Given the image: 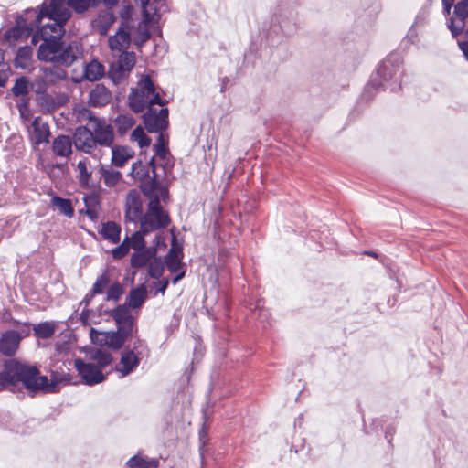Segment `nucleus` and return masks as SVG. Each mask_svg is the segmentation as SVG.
Here are the masks:
<instances>
[{
    "label": "nucleus",
    "instance_id": "1",
    "mask_svg": "<svg viewBox=\"0 0 468 468\" xmlns=\"http://www.w3.org/2000/svg\"><path fill=\"white\" fill-rule=\"evenodd\" d=\"M62 365H54L55 368L50 369V380L47 376H41L40 370L37 366L20 362L16 358H10L4 362V372L0 374L3 383L13 385V393L23 394L18 384L28 391L31 397H34L38 391L57 392L58 386L60 383L70 385L76 384L72 381L69 373L62 371Z\"/></svg>",
    "mask_w": 468,
    "mask_h": 468
},
{
    "label": "nucleus",
    "instance_id": "2",
    "mask_svg": "<svg viewBox=\"0 0 468 468\" xmlns=\"http://www.w3.org/2000/svg\"><path fill=\"white\" fill-rule=\"evenodd\" d=\"M403 74V69L399 57H388L384 59L377 69L375 76L371 77L370 81L365 87L362 93V99L370 101L374 97L373 91L389 90L391 92L397 91L400 88V79Z\"/></svg>",
    "mask_w": 468,
    "mask_h": 468
},
{
    "label": "nucleus",
    "instance_id": "3",
    "mask_svg": "<svg viewBox=\"0 0 468 468\" xmlns=\"http://www.w3.org/2000/svg\"><path fill=\"white\" fill-rule=\"evenodd\" d=\"M298 12L295 5H291L290 0L283 1L278 7L266 38L271 46L282 42L283 37H288L297 31Z\"/></svg>",
    "mask_w": 468,
    "mask_h": 468
},
{
    "label": "nucleus",
    "instance_id": "4",
    "mask_svg": "<svg viewBox=\"0 0 468 468\" xmlns=\"http://www.w3.org/2000/svg\"><path fill=\"white\" fill-rule=\"evenodd\" d=\"M72 14L70 10H63L62 12H54L48 10L47 0H45L39 6L38 12L36 14L35 25L36 27H46V31L49 30L51 33H59L64 29V26L70 19Z\"/></svg>",
    "mask_w": 468,
    "mask_h": 468
},
{
    "label": "nucleus",
    "instance_id": "5",
    "mask_svg": "<svg viewBox=\"0 0 468 468\" xmlns=\"http://www.w3.org/2000/svg\"><path fill=\"white\" fill-rule=\"evenodd\" d=\"M168 116V108H162L157 111L155 108L147 107L146 112L142 116L145 130L150 133H163L169 126Z\"/></svg>",
    "mask_w": 468,
    "mask_h": 468
},
{
    "label": "nucleus",
    "instance_id": "6",
    "mask_svg": "<svg viewBox=\"0 0 468 468\" xmlns=\"http://www.w3.org/2000/svg\"><path fill=\"white\" fill-rule=\"evenodd\" d=\"M105 314H109L120 330L127 335L133 336L134 332H137L136 318L132 315L130 309L125 305L118 304L112 310H105Z\"/></svg>",
    "mask_w": 468,
    "mask_h": 468
},
{
    "label": "nucleus",
    "instance_id": "7",
    "mask_svg": "<svg viewBox=\"0 0 468 468\" xmlns=\"http://www.w3.org/2000/svg\"><path fill=\"white\" fill-rule=\"evenodd\" d=\"M65 30H62L57 35L49 33L48 36H42V43L38 46L37 52V59L43 62L52 63L61 45H63V35Z\"/></svg>",
    "mask_w": 468,
    "mask_h": 468
},
{
    "label": "nucleus",
    "instance_id": "8",
    "mask_svg": "<svg viewBox=\"0 0 468 468\" xmlns=\"http://www.w3.org/2000/svg\"><path fill=\"white\" fill-rule=\"evenodd\" d=\"M16 24L7 28L4 34V40L11 43L21 39H27L35 30V19L27 22V18L21 14H16Z\"/></svg>",
    "mask_w": 468,
    "mask_h": 468
},
{
    "label": "nucleus",
    "instance_id": "9",
    "mask_svg": "<svg viewBox=\"0 0 468 468\" xmlns=\"http://www.w3.org/2000/svg\"><path fill=\"white\" fill-rule=\"evenodd\" d=\"M74 366L82 382L87 386L92 387L107 378V375H104L95 364L84 362L81 358H76Z\"/></svg>",
    "mask_w": 468,
    "mask_h": 468
},
{
    "label": "nucleus",
    "instance_id": "10",
    "mask_svg": "<svg viewBox=\"0 0 468 468\" xmlns=\"http://www.w3.org/2000/svg\"><path fill=\"white\" fill-rule=\"evenodd\" d=\"M82 45L80 42H63L52 63L69 68L82 56Z\"/></svg>",
    "mask_w": 468,
    "mask_h": 468
},
{
    "label": "nucleus",
    "instance_id": "11",
    "mask_svg": "<svg viewBox=\"0 0 468 468\" xmlns=\"http://www.w3.org/2000/svg\"><path fill=\"white\" fill-rule=\"evenodd\" d=\"M125 207V220L133 222L139 220L141 222L144 213L143 212L141 197L135 189H132L128 192Z\"/></svg>",
    "mask_w": 468,
    "mask_h": 468
},
{
    "label": "nucleus",
    "instance_id": "12",
    "mask_svg": "<svg viewBox=\"0 0 468 468\" xmlns=\"http://www.w3.org/2000/svg\"><path fill=\"white\" fill-rule=\"evenodd\" d=\"M73 144L77 150L90 153L95 148L93 130L87 126H79L73 133Z\"/></svg>",
    "mask_w": 468,
    "mask_h": 468
},
{
    "label": "nucleus",
    "instance_id": "13",
    "mask_svg": "<svg viewBox=\"0 0 468 468\" xmlns=\"http://www.w3.org/2000/svg\"><path fill=\"white\" fill-rule=\"evenodd\" d=\"M141 357L134 350L125 348L122 354L120 363L115 366L114 370L121 373V378H124L133 373L139 366Z\"/></svg>",
    "mask_w": 468,
    "mask_h": 468
},
{
    "label": "nucleus",
    "instance_id": "14",
    "mask_svg": "<svg viewBox=\"0 0 468 468\" xmlns=\"http://www.w3.org/2000/svg\"><path fill=\"white\" fill-rule=\"evenodd\" d=\"M95 147L97 145L109 147L114 141V130L111 124H106L105 120L98 121L93 126Z\"/></svg>",
    "mask_w": 468,
    "mask_h": 468
},
{
    "label": "nucleus",
    "instance_id": "15",
    "mask_svg": "<svg viewBox=\"0 0 468 468\" xmlns=\"http://www.w3.org/2000/svg\"><path fill=\"white\" fill-rule=\"evenodd\" d=\"M454 16L461 22L460 25H455L453 18H450L447 25L453 37L462 34L464 30L465 20L468 18V0H461L454 5Z\"/></svg>",
    "mask_w": 468,
    "mask_h": 468
},
{
    "label": "nucleus",
    "instance_id": "16",
    "mask_svg": "<svg viewBox=\"0 0 468 468\" xmlns=\"http://www.w3.org/2000/svg\"><path fill=\"white\" fill-rule=\"evenodd\" d=\"M171 223V218L168 213H144L140 222L141 226L145 227L148 232L166 229Z\"/></svg>",
    "mask_w": 468,
    "mask_h": 468
},
{
    "label": "nucleus",
    "instance_id": "17",
    "mask_svg": "<svg viewBox=\"0 0 468 468\" xmlns=\"http://www.w3.org/2000/svg\"><path fill=\"white\" fill-rule=\"evenodd\" d=\"M129 24L122 22L117 32L108 39L109 48L112 50L128 48L131 44V33Z\"/></svg>",
    "mask_w": 468,
    "mask_h": 468
},
{
    "label": "nucleus",
    "instance_id": "18",
    "mask_svg": "<svg viewBox=\"0 0 468 468\" xmlns=\"http://www.w3.org/2000/svg\"><path fill=\"white\" fill-rule=\"evenodd\" d=\"M20 337L16 330H7L0 336V353L5 356H13L17 351Z\"/></svg>",
    "mask_w": 468,
    "mask_h": 468
},
{
    "label": "nucleus",
    "instance_id": "19",
    "mask_svg": "<svg viewBox=\"0 0 468 468\" xmlns=\"http://www.w3.org/2000/svg\"><path fill=\"white\" fill-rule=\"evenodd\" d=\"M143 195L149 199L146 212L147 214L153 213H168L161 205L160 197L156 193V182H152L151 185H144L142 186Z\"/></svg>",
    "mask_w": 468,
    "mask_h": 468
},
{
    "label": "nucleus",
    "instance_id": "20",
    "mask_svg": "<svg viewBox=\"0 0 468 468\" xmlns=\"http://www.w3.org/2000/svg\"><path fill=\"white\" fill-rule=\"evenodd\" d=\"M148 296L147 287L144 283L132 288L126 296L124 303L128 309H138L143 306Z\"/></svg>",
    "mask_w": 468,
    "mask_h": 468
},
{
    "label": "nucleus",
    "instance_id": "21",
    "mask_svg": "<svg viewBox=\"0 0 468 468\" xmlns=\"http://www.w3.org/2000/svg\"><path fill=\"white\" fill-rule=\"evenodd\" d=\"M111 100V91L103 84L98 83L90 91L88 104L90 107L101 108L107 105Z\"/></svg>",
    "mask_w": 468,
    "mask_h": 468
},
{
    "label": "nucleus",
    "instance_id": "22",
    "mask_svg": "<svg viewBox=\"0 0 468 468\" xmlns=\"http://www.w3.org/2000/svg\"><path fill=\"white\" fill-rule=\"evenodd\" d=\"M40 121L41 117L37 116L32 122V133L30 138L34 145L48 143V138L50 136L49 125L48 122H40Z\"/></svg>",
    "mask_w": 468,
    "mask_h": 468
},
{
    "label": "nucleus",
    "instance_id": "23",
    "mask_svg": "<svg viewBox=\"0 0 468 468\" xmlns=\"http://www.w3.org/2000/svg\"><path fill=\"white\" fill-rule=\"evenodd\" d=\"M175 242L176 239L174 238L172 239V248L165 257L166 267L171 273H176L182 268L181 260L183 257V248L182 246H178V248L176 249Z\"/></svg>",
    "mask_w": 468,
    "mask_h": 468
},
{
    "label": "nucleus",
    "instance_id": "24",
    "mask_svg": "<svg viewBox=\"0 0 468 468\" xmlns=\"http://www.w3.org/2000/svg\"><path fill=\"white\" fill-rule=\"evenodd\" d=\"M133 155L134 152L129 146L114 145L112 147L111 164L116 167H122Z\"/></svg>",
    "mask_w": 468,
    "mask_h": 468
},
{
    "label": "nucleus",
    "instance_id": "25",
    "mask_svg": "<svg viewBox=\"0 0 468 468\" xmlns=\"http://www.w3.org/2000/svg\"><path fill=\"white\" fill-rule=\"evenodd\" d=\"M72 144L69 135L60 134L53 140L52 151L57 156L68 157L72 154Z\"/></svg>",
    "mask_w": 468,
    "mask_h": 468
},
{
    "label": "nucleus",
    "instance_id": "26",
    "mask_svg": "<svg viewBox=\"0 0 468 468\" xmlns=\"http://www.w3.org/2000/svg\"><path fill=\"white\" fill-rule=\"evenodd\" d=\"M121 226L114 221H107L102 224L101 229L99 233L106 240L112 244H117L121 239Z\"/></svg>",
    "mask_w": 468,
    "mask_h": 468
},
{
    "label": "nucleus",
    "instance_id": "27",
    "mask_svg": "<svg viewBox=\"0 0 468 468\" xmlns=\"http://www.w3.org/2000/svg\"><path fill=\"white\" fill-rule=\"evenodd\" d=\"M130 175L140 181L139 188L142 191V186L147 182H149L150 179H152V174L149 171V167L145 165L142 162V160H138L132 165V171Z\"/></svg>",
    "mask_w": 468,
    "mask_h": 468
},
{
    "label": "nucleus",
    "instance_id": "28",
    "mask_svg": "<svg viewBox=\"0 0 468 468\" xmlns=\"http://www.w3.org/2000/svg\"><path fill=\"white\" fill-rule=\"evenodd\" d=\"M144 91H140L139 90L133 88L131 90V93L128 97V104L129 108L134 113H140L144 111L146 108V101L144 99Z\"/></svg>",
    "mask_w": 468,
    "mask_h": 468
},
{
    "label": "nucleus",
    "instance_id": "29",
    "mask_svg": "<svg viewBox=\"0 0 468 468\" xmlns=\"http://www.w3.org/2000/svg\"><path fill=\"white\" fill-rule=\"evenodd\" d=\"M32 57L33 48L31 46L26 45L18 48L14 60L15 67L23 69H27L32 61Z\"/></svg>",
    "mask_w": 468,
    "mask_h": 468
},
{
    "label": "nucleus",
    "instance_id": "30",
    "mask_svg": "<svg viewBox=\"0 0 468 468\" xmlns=\"http://www.w3.org/2000/svg\"><path fill=\"white\" fill-rule=\"evenodd\" d=\"M99 172L108 187L115 186L122 179V173L120 171L113 170L112 167L104 165H100Z\"/></svg>",
    "mask_w": 468,
    "mask_h": 468
},
{
    "label": "nucleus",
    "instance_id": "31",
    "mask_svg": "<svg viewBox=\"0 0 468 468\" xmlns=\"http://www.w3.org/2000/svg\"><path fill=\"white\" fill-rule=\"evenodd\" d=\"M104 74V67L97 60H92L84 68L83 78L89 81H96Z\"/></svg>",
    "mask_w": 468,
    "mask_h": 468
},
{
    "label": "nucleus",
    "instance_id": "32",
    "mask_svg": "<svg viewBox=\"0 0 468 468\" xmlns=\"http://www.w3.org/2000/svg\"><path fill=\"white\" fill-rule=\"evenodd\" d=\"M108 335V347L116 351L120 350L131 335L120 330L107 331Z\"/></svg>",
    "mask_w": 468,
    "mask_h": 468
},
{
    "label": "nucleus",
    "instance_id": "33",
    "mask_svg": "<svg viewBox=\"0 0 468 468\" xmlns=\"http://www.w3.org/2000/svg\"><path fill=\"white\" fill-rule=\"evenodd\" d=\"M90 359L96 361L95 366H97L100 370L102 371L103 368L112 364L113 361V356L110 352L102 348H97L93 351V354L90 355Z\"/></svg>",
    "mask_w": 468,
    "mask_h": 468
},
{
    "label": "nucleus",
    "instance_id": "34",
    "mask_svg": "<svg viewBox=\"0 0 468 468\" xmlns=\"http://www.w3.org/2000/svg\"><path fill=\"white\" fill-rule=\"evenodd\" d=\"M115 21L116 16L112 11L107 10L101 13L99 16V21L97 25L99 33L101 36L107 35L109 29L115 23Z\"/></svg>",
    "mask_w": 468,
    "mask_h": 468
},
{
    "label": "nucleus",
    "instance_id": "35",
    "mask_svg": "<svg viewBox=\"0 0 468 468\" xmlns=\"http://www.w3.org/2000/svg\"><path fill=\"white\" fill-rule=\"evenodd\" d=\"M33 331L35 336L41 339L50 338L55 331L56 326L53 322H41L37 324H33Z\"/></svg>",
    "mask_w": 468,
    "mask_h": 468
},
{
    "label": "nucleus",
    "instance_id": "36",
    "mask_svg": "<svg viewBox=\"0 0 468 468\" xmlns=\"http://www.w3.org/2000/svg\"><path fill=\"white\" fill-rule=\"evenodd\" d=\"M154 154L159 159H165L167 155L171 154L168 147V138L160 133L157 136L156 143L153 146Z\"/></svg>",
    "mask_w": 468,
    "mask_h": 468
},
{
    "label": "nucleus",
    "instance_id": "37",
    "mask_svg": "<svg viewBox=\"0 0 468 468\" xmlns=\"http://www.w3.org/2000/svg\"><path fill=\"white\" fill-rule=\"evenodd\" d=\"M51 201L52 204L56 206L59 209V211L66 217L70 218L74 216V207L69 198H63L55 196L52 197Z\"/></svg>",
    "mask_w": 468,
    "mask_h": 468
},
{
    "label": "nucleus",
    "instance_id": "38",
    "mask_svg": "<svg viewBox=\"0 0 468 468\" xmlns=\"http://www.w3.org/2000/svg\"><path fill=\"white\" fill-rule=\"evenodd\" d=\"M150 232L145 229L144 225L141 226L139 230H136L132 234V237L130 238L131 247L133 249V250H142L143 248H145V236H147Z\"/></svg>",
    "mask_w": 468,
    "mask_h": 468
},
{
    "label": "nucleus",
    "instance_id": "39",
    "mask_svg": "<svg viewBox=\"0 0 468 468\" xmlns=\"http://www.w3.org/2000/svg\"><path fill=\"white\" fill-rule=\"evenodd\" d=\"M114 122L117 126V132L120 135H124L134 124V119L129 114H119Z\"/></svg>",
    "mask_w": 468,
    "mask_h": 468
},
{
    "label": "nucleus",
    "instance_id": "40",
    "mask_svg": "<svg viewBox=\"0 0 468 468\" xmlns=\"http://www.w3.org/2000/svg\"><path fill=\"white\" fill-rule=\"evenodd\" d=\"M77 168L80 171L79 183L82 188H91L95 185L90 184L91 172L88 171L85 160H80L77 164Z\"/></svg>",
    "mask_w": 468,
    "mask_h": 468
},
{
    "label": "nucleus",
    "instance_id": "41",
    "mask_svg": "<svg viewBox=\"0 0 468 468\" xmlns=\"http://www.w3.org/2000/svg\"><path fill=\"white\" fill-rule=\"evenodd\" d=\"M111 283V275L107 270H105L101 274H100L93 285H92V293L101 294L104 292V290L109 287Z\"/></svg>",
    "mask_w": 468,
    "mask_h": 468
},
{
    "label": "nucleus",
    "instance_id": "42",
    "mask_svg": "<svg viewBox=\"0 0 468 468\" xmlns=\"http://www.w3.org/2000/svg\"><path fill=\"white\" fill-rule=\"evenodd\" d=\"M135 61L134 52L123 51L118 58L117 67L125 71H130L134 67Z\"/></svg>",
    "mask_w": 468,
    "mask_h": 468
},
{
    "label": "nucleus",
    "instance_id": "43",
    "mask_svg": "<svg viewBox=\"0 0 468 468\" xmlns=\"http://www.w3.org/2000/svg\"><path fill=\"white\" fill-rule=\"evenodd\" d=\"M124 292L123 285L119 282L115 281L109 285L106 292L105 301L118 302Z\"/></svg>",
    "mask_w": 468,
    "mask_h": 468
},
{
    "label": "nucleus",
    "instance_id": "44",
    "mask_svg": "<svg viewBox=\"0 0 468 468\" xmlns=\"http://www.w3.org/2000/svg\"><path fill=\"white\" fill-rule=\"evenodd\" d=\"M131 139L136 141L140 148L148 147L152 143V139L144 133L140 125L133 130Z\"/></svg>",
    "mask_w": 468,
    "mask_h": 468
},
{
    "label": "nucleus",
    "instance_id": "45",
    "mask_svg": "<svg viewBox=\"0 0 468 468\" xmlns=\"http://www.w3.org/2000/svg\"><path fill=\"white\" fill-rule=\"evenodd\" d=\"M14 96H25L29 92V81L26 76L17 78L15 81L13 88L11 89Z\"/></svg>",
    "mask_w": 468,
    "mask_h": 468
},
{
    "label": "nucleus",
    "instance_id": "46",
    "mask_svg": "<svg viewBox=\"0 0 468 468\" xmlns=\"http://www.w3.org/2000/svg\"><path fill=\"white\" fill-rule=\"evenodd\" d=\"M150 260L147 258L143 250H136L131 255L130 264L133 269H140L148 266Z\"/></svg>",
    "mask_w": 468,
    "mask_h": 468
},
{
    "label": "nucleus",
    "instance_id": "47",
    "mask_svg": "<svg viewBox=\"0 0 468 468\" xmlns=\"http://www.w3.org/2000/svg\"><path fill=\"white\" fill-rule=\"evenodd\" d=\"M165 271V264L161 258H155L148 264V275L153 279H159Z\"/></svg>",
    "mask_w": 468,
    "mask_h": 468
},
{
    "label": "nucleus",
    "instance_id": "48",
    "mask_svg": "<svg viewBox=\"0 0 468 468\" xmlns=\"http://www.w3.org/2000/svg\"><path fill=\"white\" fill-rule=\"evenodd\" d=\"M90 341L93 345L101 347L108 346V335L107 331L101 332L93 327L90 330Z\"/></svg>",
    "mask_w": 468,
    "mask_h": 468
},
{
    "label": "nucleus",
    "instance_id": "49",
    "mask_svg": "<svg viewBox=\"0 0 468 468\" xmlns=\"http://www.w3.org/2000/svg\"><path fill=\"white\" fill-rule=\"evenodd\" d=\"M62 66H58L54 64L53 67H44L41 69L45 77H54L55 80H62L67 78V72L61 68Z\"/></svg>",
    "mask_w": 468,
    "mask_h": 468
},
{
    "label": "nucleus",
    "instance_id": "50",
    "mask_svg": "<svg viewBox=\"0 0 468 468\" xmlns=\"http://www.w3.org/2000/svg\"><path fill=\"white\" fill-rule=\"evenodd\" d=\"M131 242L130 238L128 236L125 237L123 241L112 250V255L114 260L122 259L130 250Z\"/></svg>",
    "mask_w": 468,
    "mask_h": 468
},
{
    "label": "nucleus",
    "instance_id": "51",
    "mask_svg": "<svg viewBox=\"0 0 468 468\" xmlns=\"http://www.w3.org/2000/svg\"><path fill=\"white\" fill-rule=\"evenodd\" d=\"M125 70L121 68L111 65L108 71V77L113 82L114 85H119L125 79Z\"/></svg>",
    "mask_w": 468,
    "mask_h": 468
},
{
    "label": "nucleus",
    "instance_id": "52",
    "mask_svg": "<svg viewBox=\"0 0 468 468\" xmlns=\"http://www.w3.org/2000/svg\"><path fill=\"white\" fill-rule=\"evenodd\" d=\"M67 5L77 14L85 13L90 7H91L90 0H68Z\"/></svg>",
    "mask_w": 468,
    "mask_h": 468
},
{
    "label": "nucleus",
    "instance_id": "53",
    "mask_svg": "<svg viewBox=\"0 0 468 468\" xmlns=\"http://www.w3.org/2000/svg\"><path fill=\"white\" fill-rule=\"evenodd\" d=\"M151 36L149 28H139L134 36L133 44L140 48L151 38Z\"/></svg>",
    "mask_w": 468,
    "mask_h": 468
},
{
    "label": "nucleus",
    "instance_id": "54",
    "mask_svg": "<svg viewBox=\"0 0 468 468\" xmlns=\"http://www.w3.org/2000/svg\"><path fill=\"white\" fill-rule=\"evenodd\" d=\"M139 85L142 88L141 91H144V95L150 96L151 93L156 91V86L149 75L143 76L139 81Z\"/></svg>",
    "mask_w": 468,
    "mask_h": 468
},
{
    "label": "nucleus",
    "instance_id": "55",
    "mask_svg": "<svg viewBox=\"0 0 468 468\" xmlns=\"http://www.w3.org/2000/svg\"><path fill=\"white\" fill-rule=\"evenodd\" d=\"M13 324L16 328H18V330H16V334L18 335V336L20 337V341L24 337L28 336L30 335V333H31V328L33 329V324H31L28 322L21 323V322H19L17 320H14L13 321Z\"/></svg>",
    "mask_w": 468,
    "mask_h": 468
},
{
    "label": "nucleus",
    "instance_id": "56",
    "mask_svg": "<svg viewBox=\"0 0 468 468\" xmlns=\"http://www.w3.org/2000/svg\"><path fill=\"white\" fill-rule=\"evenodd\" d=\"M155 157H157L155 154L150 158V160L145 163V165L149 167V171L152 174V179L149 180V182L146 183V185H151L152 182H156L157 179H160L157 174V164L155 162Z\"/></svg>",
    "mask_w": 468,
    "mask_h": 468
},
{
    "label": "nucleus",
    "instance_id": "57",
    "mask_svg": "<svg viewBox=\"0 0 468 468\" xmlns=\"http://www.w3.org/2000/svg\"><path fill=\"white\" fill-rule=\"evenodd\" d=\"M87 208H94L100 206V196L97 193H90L83 197Z\"/></svg>",
    "mask_w": 468,
    "mask_h": 468
},
{
    "label": "nucleus",
    "instance_id": "58",
    "mask_svg": "<svg viewBox=\"0 0 468 468\" xmlns=\"http://www.w3.org/2000/svg\"><path fill=\"white\" fill-rule=\"evenodd\" d=\"M157 192H159L158 195L160 197V201L166 203L169 200L170 194L168 186L162 184L160 179H157L156 193Z\"/></svg>",
    "mask_w": 468,
    "mask_h": 468
},
{
    "label": "nucleus",
    "instance_id": "59",
    "mask_svg": "<svg viewBox=\"0 0 468 468\" xmlns=\"http://www.w3.org/2000/svg\"><path fill=\"white\" fill-rule=\"evenodd\" d=\"M163 163L160 165L165 176H168L175 166V158L169 154L165 159H161Z\"/></svg>",
    "mask_w": 468,
    "mask_h": 468
},
{
    "label": "nucleus",
    "instance_id": "60",
    "mask_svg": "<svg viewBox=\"0 0 468 468\" xmlns=\"http://www.w3.org/2000/svg\"><path fill=\"white\" fill-rule=\"evenodd\" d=\"M130 350H134V353L135 354H138L139 356L142 358V356H144V353L145 352L146 355L148 354L149 350L146 346V345L144 344V342L143 340H141L140 338H136L133 343V347L130 348Z\"/></svg>",
    "mask_w": 468,
    "mask_h": 468
},
{
    "label": "nucleus",
    "instance_id": "61",
    "mask_svg": "<svg viewBox=\"0 0 468 468\" xmlns=\"http://www.w3.org/2000/svg\"><path fill=\"white\" fill-rule=\"evenodd\" d=\"M67 1L68 0H50L49 4L48 5V10L58 13L62 12L63 10H69L65 6Z\"/></svg>",
    "mask_w": 468,
    "mask_h": 468
},
{
    "label": "nucleus",
    "instance_id": "62",
    "mask_svg": "<svg viewBox=\"0 0 468 468\" xmlns=\"http://www.w3.org/2000/svg\"><path fill=\"white\" fill-rule=\"evenodd\" d=\"M151 98L146 103V107H153L154 105H159L165 108L164 106L167 103V101L161 98L160 94L157 91L150 94Z\"/></svg>",
    "mask_w": 468,
    "mask_h": 468
},
{
    "label": "nucleus",
    "instance_id": "63",
    "mask_svg": "<svg viewBox=\"0 0 468 468\" xmlns=\"http://www.w3.org/2000/svg\"><path fill=\"white\" fill-rule=\"evenodd\" d=\"M36 32L31 37V44L36 46L39 40H42V36H48L50 32L46 31V27H35Z\"/></svg>",
    "mask_w": 468,
    "mask_h": 468
},
{
    "label": "nucleus",
    "instance_id": "64",
    "mask_svg": "<svg viewBox=\"0 0 468 468\" xmlns=\"http://www.w3.org/2000/svg\"><path fill=\"white\" fill-rule=\"evenodd\" d=\"M133 13V6L132 5H124L120 10V16L123 20L122 22L128 24L132 20Z\"/></svg>",
    "mask_w": 468,
    "mask_h": 468
}]
</instances>
